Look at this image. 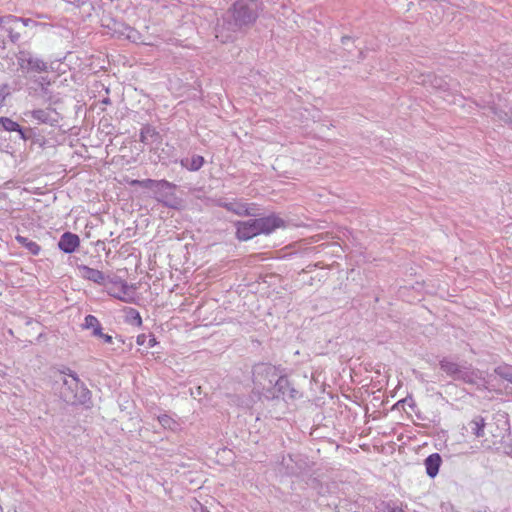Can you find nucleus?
I'll use <instances>...</instances> for the list:
<instances>
[{
  "instance_id": "obj_23",
  "label": "nucleus",
  "mask_w": 512,
  "mask_h": 512,
  "mask_svg": "<svg viewBox=\"0 0 512 512\" xmlns=\"http://www.w3.org/2000/svg\"><path fill=\"white\" fill-rule=\"evenodd\" d=\"M0 124L5 131L16 132L20 130V125L9 117H0Z\"/></svg>"
},
{
  "instance_id": "obj_22",
  "label": "nucleus",
  "mask_w": 512,
  "mask_h": 512,
  "mask_svg": "<svg viewBox=\"0 0 512 512\" xmlns=\"http://www.w3.org/2000/svg\"><path fill=\"white\" fill-rule=\"evenodd\" d=\"M157 420L160 423V425L165 429H170L174 431L178 427V423L170 415L166 413L158 415Z\"/></svg>"
},
{
  "instance_id": "obj_21",
  "label": "nucleus",
  "mask_w": 512,
  "mask_h": 512,
  "mask_svg": "<svg viewBox=\"0 0 512 512\" xmlns=\"http://www.w3.org/2000/svg\"><path fill=\"white\" fill-rule=\"evenodd\" d=\"M470 427H471V430L473 432V434L478 437V438H481V437H484L485 433H484V429H485V426H486V423H485V420L482 416H476L471 422H470Z\"/></svg>"
},
{
  "instance_id": "obj_36",
  "label": "nucleus",
  "mask_w": 512,
  "mask_h": 512,
  "mask_svg": "<svg viewBox=\"0 0 512 512\" xmlns=\"http://www.w3.org/2000/svg\"><path fill=\"white\" fill-rule=\"evenodd\" d=\"M405 402H410V407H413L414 406V401L411 397H406L402 400H399L395 405L394 407L395 408H398L399 406H403L405 404Z\"/></svg>"
},
{
  "instance_id": "obj_3",
  "label": "nucleus",
  "mask_w": 512,
  "mask_h": 512,
  "mask_svg": "<svg viewBox=\"0 0 512 512\" xmlns=\"http://www.w3.org/2000/svg\"><path fill=\"white\" fill-rule=\"evenodd\" d=\"M280 373L281 371L271 364L258 363L253 366L252 377L254 386L264 398L268 390L274 389L272 386Z\"/></svg>"
},
{
  "instance_id": "obj_27",
  "label": "nucleus",
  "mask_w": 512,
  "mask_h": 512,
  "mask_svg": "<svg viewBox=\"0 0 512 512\" xmlns=\"http://www.w3.org/2000/svg\"><path fill=\"white\" fill-rule=\"evenodd\" d=\"M383 510L385 512H405L402 503L393 500L383 502Z\"/></svg>"
},
{
  "instance_id": "obj_12",
  "label": "nucleus",
  "mask_w": 512,
  "mask_h": 512,
  "mask_svg": "<svg viewBox=\"0 0 512 512\" xmlns=\"http://www.w3.org/2000/svg\"><path fill=\"white\" fill-rule=\"evenodd\" d=\"M255 219L257 221L256 224L258 225L261 234H271L276 229L284 225V221L275 215H268L266 217Z\"/></svg>"
},
{
  "instance_id": "obj_38",
  "label": "nucleus",
  "mask_w": 512,
  "mask_h": 512,
  "mask_svg": "<svg viewBox=\"0 0 512 512\" xmlns=\"http://www.w3.org/2000/svg\"><path fill=\"white\" fill-rule=\"evenodd\" d=\"M505 452L512 457V439L504 444Z\"/></svg>"
},
{
  "instance_id": "obj_25",
  "label": "nucleus",
  "mask_w": 512,
  "mask_h": 512,
  "mask_svg": "<svg viewBox=\"0 0 512 512\" xmlns=\"http://www.w3.org/2000/svg\"><path fill=\"white\" fill-rule=\"evenodd\" d=\"M136 343L139 346L147 345L148 348H151L156 345L157 341L153 334H149L148 336L145 334H140L136 338Z\"/></svg>"
},
{
  "instance_id": "obj_4",
  "label": "nucleus",
  "mask_w": 512,
  "mask_h": 512,
  "mask_svg": "<svg viewBox=\"0 0 512 512\" xmlns=\"http://www.w3.org/2000/svg\"><path fill=\"white\" fill-rule=\"evenodd\" d=\"M17 64L19 69L23 73H31V72H46L48 70V65L41 58L33 56L30 52L26 50H20L16 54Z\"/></svg>"
},
{
  "instance_id": "obj_39",
  "label": "nucleus",
  "mask_w": 512,
  "mask_h": 512,
  "mask_svg": "<svg viewBox=\"0 0 512 512\" xmlns=\"http://www.w3.org/2000/svg\"><path fill=\"white\" fill-rule=\"evenodd\" d=\"M102 103H103V104L108 105V104H110V103H111V101H110V99H109L108 97H106V98H104V99L102 100Z\"/></svg>"
},
{
  "instance_id": "obj_37",
  "label": "nucleus",
  "mask_w": 512,
  "mask_h": 512,
  "mask_svg": "<svg viewBox=\"0 0 512 512\" xmlns=\"http://www.w3.org/2000/svg\"><path fill=\"white\" fill-rule=\"evenodd\" d=\"M97 338H101L107 344H111L113 342L112 336L105 334L103 332H102V336H98Z\"/></svg>"
},
{
  "instance_id": "obj_16",
  "label": "nucleus",
  "mask_w": 512,
  "mask_h": 512,
  "mask_svg": "<svg viewBox=\"0 0 512 512\" xmlns=\"http://www.w3.org/2000/svg\"><path fill=\"white\" fill-rule=\"evenodd\" d=\"M82 328L86 330H91V335L94 337L102 336V326L100 321L94 315H87L84 318V323L82 324Z\"/></svg>"
},
{
  "instance_id": "obj_5",
  "label": "nucleus",
  "mask_w": 512,
  "mask_h": 512,
  "mask_svg": "<svg viewBox=\"0 0 512 512\" xmlns=\"http://www.w3.org/2000/svg\"><path fill=\"white\" fill-rule=\"evenodd\" d=\"M274 389L268 390V393H265L266 399H276L282 397L295 399L298 397L299 392L292 386L287 377L279 374L273 386Z\"/></svg>"
},
{
  "instance_id": "obj_18",
  "label": "nucleus",
  "mask_w": 512,
  "mask_h": 512,
  "mask_svg": "<svg viewBox=\"0 0 512 512\" xmlns=\"http://www.w3.org/2000/svg\"><path fill=\"white\" fill-rule=\"evenodd\" d=\"M205 163V159L201 155H193L191 158L181 160V165L189 171H198Z\"/></svg>"
},
{
  "instance_id": "obj_40",
  "label": "nucleus",
  "mask_w": 512,
  "mask_h": 512,
  "mask_svg": "<svg viewBox=\"0 0 512 512\" xmlns=\"http://www.w3.org/2000/svg\"><path fill=\"white\" fill-rule=\"evenodd\" d=\"M503 424H504V426H508V422H507V420H504V421H503Z\"/></svg>"
},
{
  "instance_id": "obj_15",
  "label": "nucleus",
  "mask_w": 512,
  "mask_h": 512,
  "mask_svg": "<svg viewBox=\"0 0 512 512\" xmlns=\"http://www.w3.org/2000/svg\"><path fill=\"white\" fill-rule=\"evenodd\" d=\"M442 463V458L439 453L430 454L425 460L424 465L426 473L430 478L436 477Z\"/></svg>"
},
{
  "instance_id": "obj_35",
  "label": "nucleus",
  "mask_w": 512,
  "mask_h": 512,
  "mask_svg": "<svg viewBox=\"0 0 512 512\" xmlns=\"http://www.w3.org/2000/svg\"><path fill=\"white\" fill-rule=\"evenodd\" d=\"M341 42L343 44V46L345 47V49L348 51V52H351L350 50V44H352V38L349 37V36H343L341 37Z\"/></svg>"
},
{
  "instance_id": "obj_33",
  "label": "nucleus",
  "mask_w": 512,
  "mask_h": 512,
  "mask_svg": "<svg viewBox=\"0 0 512 512\" xmlns=\"http://www.w3.org/2000/svg\"><path fill=\"white\" fill-rule=\"evenodd\" d=\"M10 95L9 86L3 84L0 86V103H3L5 99Z\"/></svg>"
},
{
  "instance_id": "obj_28",
  "label": "nucleus",
  "mask_w": 512,
  "mask_h": 512,
  "mask_svg": "<svg viewBox=\"0 0 512 512\" xmlns=\"http://www.w3.org/2000/svg\"><path fill=\"white\" fill-rule=\"evenodd\" d=\"M115 32L119 33L121 36H125L127 39H135L136 31L128 25L119 24V28H115Z\"/></svg>"
},
{
  "instance_id": "obj_34",
  "label": "nucleus",
  "mask_w": 512,
  "mask_h": 512,
  "mask_svg": "<svg viewBox=\"0 0 512 512\" xmlns=\"http://www.w3.org/2000/svg\"><path fill=\"white\" fill-rule=\"evenodd\" d=\"M18 20H19V25L22 24L23 27H27L30 25L36 26L38 24L36 21H34L30 18L18 17Z\"/></svg>"
},
{
  "instance_id": "obj_19",
  "label": "nucleus",
  "mask_w": 512,
  "mask_h": 512,
  "mask_svg": "<svg viewBox=\"0 0 512 512\" xmlns=\"http://www.w3.org/2000/svg\"><path fill=\"white\" fill-rule=\"evenodd\" d=\"M15 240L24 248H26L29 253H31L34 256H37L41 252V247L38 245L35 241L29 239L28 237H24L21 235H17L15 237Z\"/></svg>"
},
{
  "instance_id": "obj_6",
  "label": "nucleus",
  "mask_w": 512,
  "mask_h": 512,
  "mask_svg": "<svg viewBox=\"0 0 512 512\" xmlns=\"http://www.w3.org/2000/svg\"><path fill=\"white\" fill-rule=\"evenodd\" d=\"M176 185L167 180H158L154 189V198L167 207H173Z\"/></svg>"
},
{
  "instance_id": "obj_7",
  "label": "nucleus",
  "mask_w": 512,
  "mask_h": 512,
  "mask_svg": "<svg viewBox=\"0 0 512 512\" xmlns=\"http://www.w3.org/2000/svg\"><path fill=\"white\" fill-rule=\"evenodd\" d=\"M51 82L48 77H37L32 81V85L28 87L29 95L38 96L48 103H56L52 93L49 90Z\"/></svg>"
},
{
  "instance_id": "obj_29",
  "label": "nucleus",
  "mask_w": 512,
  "mask_h": 512,
  "mask_svg": "<svg viewBox=\"0 0 512 512\" xmlns=\"http://www.w3.org/2000/svg\"><path fill=\"white\" fill-rule=\"evenodd\" d=\"M495 373L502 379H505L512 383V367L499 366L495 369Z\"/></svg>"
},
{
  "instance_id": "obj_32",
  "label": "nucleus",
  "mask_w": 512,
  "mask_h": 512,
  "mask_svg": "<svg viewBox=\"0 0 512 512\" xmlns=\"http://www.w3.org/2000/svg\"><path fill=\"white\" fill-rule=\"evenodd\" d=\"M20 138L24 141L30 139L32 137V135L34 134V131L32 128H28V129H24L20 126V130H17L16 131Z\"/></svg>"
},
{
  "instance_id": "obj_10",
  "label": "nucleus",
  "mask_w": 512,
  "mask_h": 512,
  "mask_svg": "<svg viewBox=\"0 0 512 512\" xmlns=\"http://www.w3.org/2000/svg\"><path fill=\"white\" fill-rule=\"evenodd\" d=\"M256 219H250L248 221H239L236 223V236L241 241H247L255 236L260 235V230L256 224Z\"/></svg>"
},
{
  "instance_id": "obj_30",
  "label": "nucleus",
  "mask_w": 512,
  "mask_h": 512,
  "mask_svg": "<svg viewBox=\"0 0 512 512\" xmlns=\"http://www.w3.org/2000/svg\"><path fill=\"white\" fill-rule=\"evenodd\" d=\"M491 112L493 115L501 122L508 124L510 118V111L506 112L502 109H499L495 106L491 107Z\"/></svg>"
},
{
  "instance_id": "obj_17",
  "label": "nucleus",
  "mask_w": 512,
  "mask_h": 512,
  "mask_svg": "<svg viewBox=\"0 0 512 512\" xmlns=\"http://www.w3.org/2000/svg\"><path fill=\"white\" fill-rule=\"evenodd\" d=\"M159 138V133L151 125H144L140 130V141L146 145L157 141Z\"/></svg>"
},
{
  "instance_id": "obj_20",
  "label": "nucleus",
  "mask_w": 512,
  "mask_h": 512,
  "mask_svg": "<svg viewBox=\"0 0 512 512\" xmlns=\"http://www.w3.org/2000/svg\"><path fill=\"white\" fill-rule=\"evenodd\" d=\"M441 370H443L447 375L453 377L454 379L459 374L461 367L452 361L447 359H443L439 363Z\"/></svg>"
},
{
  "instance_id": "obj_31",
  "label": "nucleus",
  "mask_w": 512,
  "mask_h": 512,
  "mask_svg": "<svg viewBox=\"0 0 512 512\" xmlns=\"http://www.w3.org/2000/svg\"><path fill=\"white\" fill-rule=\"evenodd\" d=\"M455 380H462L465 383H473L474 382V376H473L472 372L461 368L460 372L456 376Z\"/></svg>"
},
{
  "instance_id": "obj_24",
  "label": "nucleus",
  "mask_w": 512,
  "mask_h": 512,
  "mask_svg": "<svg viewBox=\"0 0 512 512\" xmlns=\"http://www.w3.org/2000/svg\"><path fill=\"white\" fill-rule=\"evenodd\" d=\"M126 321L134 326L142 325V318L140 316V313L134 308H129V310L127 311Z\"/></svg>"
},
{
  "instance_id": "obj_2",
  "label": "nucleus",
  "mask_w": 512,
  "mask_h": 512,
  "mask_svg": "<svg viewBox=\"0 0 512 512\" xmlns=\"http://www.w3.org/2000/svg\"><path fill=\"white\" fill-rule=\"evenodd\" d=\"M67 371L63 372V374L68 376V378H62V386L60 388L62 400L71 405L86 404L91 398V392L74 371L70 369Z\"/></svg>"
},
{
  "instance_id": "obj_14",
  "label": "nucleus",
  "mask_w": 512,
  "mask_h": 512,
  "mask_svg": "<svg viewBox=\"0 0 512 512\" xmlns=\"http://www.w3.org/2000/svg\"><path fill=\"white\" fill-rule=\"evenodd\" d=\"M78 270L80 276L88 281L96 283L98 285H104L108 276H106L102 271L91 268L87 265H79Z\"/></svg>"
},
{
  "instance_id": "obj_8",
  "label": "nucleus",
  "mask_w": 512,
  "mask_h": 512,
  "mask_svg": "<svg viewBox=\"0 0 512 512\" xmlns=\"http://www.w3.org/2000/svg\"><path fill=\"white\" fill-rule=\"evenodd\" d=\"M26 117H32L37 121L38 124H47L55 127L59 123V113L55 109H34L31 111L24 112Z\"/></svg>"
},
{
  "instance_id": "obj_13",
  "label": "nucleus",
  "mask_w": 512,
  "mask_h": 512,
  "mask_svg": "<svg viewBox=\"0 0 512 512\" xmlns=\"http://www.w3.org/2000/svg\"><path fill=\"white\" fill-rule=\"evenodd\" d=\"M57 245L62 252L71 254L79 247L80 238L77 234L65 232L61 235Z\"/></svg>"
},
{
  "instance_id": "obj_26",
  "label": "nucleus",
  "mask_w": 512,
  "mask_h": 512,
  "mask_svg": "<svg viewBox=\"0 0 512 512\" xmlns=\"http://www.w3.org/2000/svg\"><path fill=\"white\" fill-rule=\"evenodd\" d=\"M157 181L158 180H153V179H142V180L136 179V180H132L131 181V185L132 186H139V187L145 188V189H149L152 192H154V189L156 187Z\"/></svg>"
},
{
  "instance_id": "obj_9",
  "label": "nucleus",
  "mask_w": 512,
  "mask_h": 512,
  "mask_svg": "<svg viewBox=\"0 0 512 512\" xmlns=\"http://www.w3.org/2000/svg\"><path fill=\"white\" fill-rule=\"evenodd\" d=\"M0 27L5 31L12 43H17L21 38V32L18 30L19 20L15 15L0 16Z\"/></svg>"
},
{
  "instance_id": "obj_1",
  "label": "nucleus",
  "mask_w": 512,
  "mask_h": 512,
  "mask_svg": "<svg viewBox=\"0 0 512 512\" xmlns=\"http://www.w3.org/2000/svg\"><path fill=\"white\" fill-rule=\"evenodd\" d=\"M260 5V0H237L233 7L218 19L215 37L221 43L232 41L243 27L252 25L256 21Z\"/></svg>"
},
{
  "instance_id": "obj_11",
  "label": "nucleus",
  "mask_w": 512,
  "mask_h": 512,
  "mask_svg": "<svg viewBox=\"0 0 512 512\" xmlns=\"http://www.w3.org/2000/svg\"><path fill=\"white\" fill-rule=\"evenodd\" d=\"M217 206L225 208L227 211H230L238 216H255V210L245 203L239 201H228L226 199H220L217 202Z\"/></svg>"
}]
</instances>
